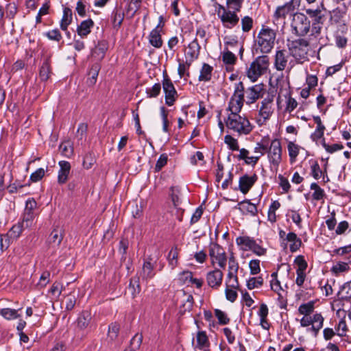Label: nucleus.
<instances>
[{"instance_id":"f257e3e1","label":"nucleus","mask_w":351,"mask_h":351,"mask_svg":"<svg viewBox=\"0 0 351 351\" xmlns=\"http://www.w3.org/2000/svg\"><path fill=\"white\" fill-rule=\"evenodd\" d=\"M226 124L228 129L238 133L239 135H247L253 129L248 119L239 114L228 115Z\"/></svg>"},{"instance_id":"f03ea898","label":"nucleus","mask_w":351,"mask_h":351,"mask_svg":"<svg viewBox=\"0 0 351 351\" xmlns=\"http://www.w3.org/2000/svg\"><path fill=\"white\" fill-rule=\"evenodd\" d=\"M218 10H216L217 14L223 26L227 29H232L235 27L239 21V17L237 12L240 10H236L234 6L225 7L216 3Z\"/></svg>"},{"instance_id":"7ed1b4c3","label":"nucleus","mask_w":351,"mask_h":351,"mask_svg":"<svg viewBox=\"0 0 351 351\" xmlns=\"http://www.w3.org/2000/svg\"><path fill=\"white\" fill-rule=\"evenodd\" d=\"M291 28L292 34L296 36H304L311 29V21L306 14L296 12L293 15Z\"/></svg>"},{"instance_id":"20e7f679","label":"nucleus","mask_w":351,"mask_h":351,"mask_svg":"<svg viewBox=\"0 0 351 351\" xmlns=\"http://www.w3.org/2000/svg\"><path fill=\"white\" fill-rule=\"evenodd\" d=\"M244 101V85L239 82L235 84L234 93L228 103L227 110L231 112L230 115L239 114Z\"/></svg>"},{"instance_id":"39448f33","label":"nucleus","mask_w":351,"mask_h":351,"mask_svg":"<svg viewBox=\"0 0 351 351\" xmlns=\"http://www.w3.org/2000/svg\"><path fill=\"white\" fill-rule=\"evenodd\" d=\"M269 66V58L267 55H263L257 57L254 60L250 68L247 69V77L255 82L261 75L264 74Z\"/></svg>"},{"instance_id":"423d86ee","label":"nucleus","mask_w":351,"mask_h":351,"mask_svg":"<svg viewBox=\"0 0 351 351\" xmlns=\"http://www.w3.org/2000/svg\"><path fill=\"white\" fill-rule=\"evenodd\" d=\"M276 34L269 27H263L257 37L260 51L262 53H269L274 46Z\"/></svg>"},{"instance_id":"0eeeda50","label":"nucleus","mask_w":351,"mask_h":351,"mask_svg":"<svg viewBox=\"0 0 351 351\" xmlns=\"http://www.w3.org/2000/svg\"><path fill=\"white\" fill-rule=\"evenodd\" d=\"M306 14L311 19V34L317 36L321 34L322 26L326 20L324 13L319 8L305 10Z\"/></svg>"},{"instance_id":"6e6552de","label":"nucleus","mask_w":351,"mask_h":351,"mask_svg":"<svg viewBox=\"0 0 351 351\" xmlns=\"http://www.w3.org/2000/svg\"><path fill=\"white\" fill-rule=\"evenodd\" d=\"M276 89L277 90H278L279 96L282 95L285 97H288V99L286 102V110L289 112H291L298 106V102L294 98L291 97L289 82L284 80L282 74L276 79Z\"/></svg>"},{"instance_id":"1a4fd4ad","label":"nucleus","mask_w":351,"mask_h":351,"mask_svg":"<svg viewBox=\"0 0 351 351\" xmlns=\"http://www.w3.org/2000/svg\"><path fill=\"white\" fill-rule=\"evenodd\" d=\"M294 0H290L282 5L278 6L273 15V22L276 25H280L283 27L287 16H293L295 7Z\"/></svg>"},{"instance_id":"9d476101","label":"nucleus","mask_w":351,"mask_h":351,"mask_svg":"<svg viewBox=\"0 0 351 351\" xmlns=\"http://www.w3.org/2000/svg\"><path fill=\"white\" fill-rule=\"evenodd\" d=\"M308 45L309 43L306 40L299 38L291 43L289 49L291 55L295 60H306L307 59Z\"/></svg>"},{"instance_id":"9b49d317","label":"nucleus","mask_w":351,"mask_h":351,"mask_svg":"<svg viewBox=\"0 0 351 351\" xmlns=\"http://www.w3.org/2000/svg\"><path fill=\"white\" fill-rule=\"evenodd\" d=\"M282 149L280 140L278 138L272 140L266 153H267L269 162L276 169L282 161Z\"/></svg>"},{"instance_id":"f8f14e48","label":"nucleus","mask_w":351,"mask_h":351,"mask_svg":"<svg viewBox=\"0 0 351 351\" xmlns=\"http://www.w3.org/2000/svg\"><path fill=\"white\" fill-rule=\"evenodd\" d=\"M277 90L275 87L270 88L267 93V96L264 98L261 102V106L259 110L258 114L263 119V121L269 119L273 113L272 108L273 101Z\"/></svg>"},{"instance_id":"ddd939ff","label":"nucleus","mask_w":351,"mask_h":351,"mask_svg":"<svg viewBox=\"0 0 351 351\" xmlns=\"http://www.w3.org/2000/svg\"><path fill=\"white\" fill-rule=\"evenodd\" d=\"M162 88L165 94V103L169 106H173L176 97L177 91L166 71L163 73Z\"/></svg>"},{"instance_id":"4468645a","label":"nucleus","mask_w":351,"mask_h":351,"mask_svg":"<svg viewBox=\"0 0 351 351\" xmlns=\"http://www.w3.org/2000/svg\"><path fill=\"white\" fill-rule=\"evenodd\" d=\"M265 93L263 84H258L247 88H244V98H246L245 102L247 104L254 103L259 98H262Z\"/></svg>"},{"instance_id":"2eb2a0df","label":"nucleus","mask_w":351,"mask_h":351,"mask_svg":"<svg viewBox=\"0 0 351 351\" xmlns=\"http://www.w3.org/2000/svg\"><path fill=\"white\" fill-rule=\"evenodd\" d=\"M209 255L215 258L221 268H225L227 258L223 249L217 243H213L210 245Z\"/></svg>"},{"instance_id":"dca6fc26","label":"nucleus","mask_w":351,"mask_h":351,"mask_svg":"<svg viewBox=\"0 0 351 351\" xmlns=\"http://www.w3.org/2000/svg\"><path fill=\"white\" fill-rule=\"evenodd\" d=\"M258 180V176L254 173L252 176L245 174L240 177L239 180V189L244 195L247 194Z\"/></svg>"},{"instance_id":"f3484780","label":"nucleus","mask_w":351,"mask_h":351,"mask_svg":"<svg viewBox=\"0 0 351 351\" xmlns=\"http://www.w3.org/2000/svg\"><path fill=\"white\" fill-rule=\"evenodd\" d=\"M223 276V272L219 269H215L207 274V283L211 288L217 289L221 285Z\"/></svg>"},{"instance_id":"a211bd4d","label":"nucleus","mask_w":351,"mask_h":351,"mask_svg":"<svg viewBox=\"0 0 351 351\" xmlns=\"http://www.w3.org/2000/svg\"><path fill=\"white\" fill-rule=\"evenodd\" d=\"M60 169L58 174V183L62 185L66 182L71 171V164L66 160H61L58 162Z\"/></svg>"},{"instance_id":"6ab92c4d","label":"nucleus","mask_w":351,"mask_h":351,"mask_svg":"<svg viewBox=\"0 0 351 351\" xmlns=\"http://www.w3.org/2000/svg\"><path fill=\"white\" fill-rule=\"evenodd\" d=\"M288 55L285 50H278L276 52L274 67L277 71H282L287 66Z\"/></svg>"},{"instance_id":"aec40b11","label":"nucleus","mask_w":351,"mask_h":351,"mask_svg":"<svg viewBox=\"0 0 351 351\" xmlns=\"http://www.w3.org/2000/svg\"><path fill=\"white\" fill-rule=\"evenodd\" d=\"M197 344L195 347V349L199 350H206L210 349V341L206 332L203 330H199L197 332Z\"/></svg>"},{"instance_id":"412c9836","label":"nucleus","mask_w":351,"mask_h":351,"mask_svg":"<svg viewBox=\"0 0 351 351\" xmlns=\"http://www.w3.org/2000/svg\"><path fill=\"white\" fill-rule=\"evenodd\" d=\"M24 226L23 223L19 222L14 225L8 232V235L5 237V248L9 245V240L10 239H17L23 232Z\"/></svg>"},{"instance_id":"4be33fe9","label":"nucleus","mask_w":351,"mask_h":351,"mask_svg":"<svg viewBox=\"0 0 351 351\" xmlns=\"http://www.w3.org/2000/svg\"><path fill=\"white\" fill-rule=\"evenodd\" d=\"M51 73V57L48 56L40 66L39 76L42 81H47L50 77Z\"/></svg>"},{"instance_id":"5701e85b","label":"nucleus","mask_w":351,"mask_h":351,"mask_svg":"<svg viewBox=\"0 0 351 351\" xmlns=\"http://www.w3.org/2000/svg\"><path fill=\"white\" fill-rule=\"evenodd\" d=\"M93 26L94 22L91 19L84 20L78 25L77 32L81 37H86L90 33Z\"/></svg>"},{"instance_id":"b1692460","label":"nucleus","mask_w":351,"mask_h":351,"mask_svg":"<svg viewBox=\"0 0 351 351\" xmlns=\"http://www.w3.org/2000/svg\"><path fill=\"white\" fill-rule=\"evenodd\" d=\"M92 317L90 312L84 311L79 315L77 319V329L78 330H83L86 329L91 321Z\"/></svg>"},{"instance_id":"393cba45","label":"nucleus","mask_w":351,"mask_h":351,"mask_svg":"<svg viewBox=\"0 0 351 351\" xmlns=\"http://www.w3.org/2000/svg\"><path fill=\"white\" fill-rule=\"evenodd\" d=\"M313 120L317 124V128L315 132L311 134V138L315 141L324 136V133L326 130L324 125L322 123L321 118L319 116H313Z\"/></svg>"},{"instance_id":"a878e982","label":"nucleus","mask_w":351,"mask_h":351,"mask_svg":"<svg viewBox=\"0 0 351 351\" xmlns=\"http://www.w3.org/2000/svg\"><path fill=\"white\" fill-rule=\"evenodd\" d=\"M238 206L239 207L236 206L235 208L239 209L243 213L245 211L247 213H250L253 216H255L258 213L256 205L251 203L249 199H245L240 202L238 204Z\"/></svg>"},{"instance_id":"bb28decb","label":"nucleus","mask_w":351,"mask_h":351,"mask_svg":"<svg viewBox=\"0 0 351 351\" xmlns=\"http://www.w3.org/2000/svg\"><path fill=\"white\" fill-rule=\"evenodd\" d=\"M286 240L288 242L291 243L289 246V249L291 252H295L298 251L302 244L301 239L297 236V234L295 232H289L286 235Z\"/></svg>"},{"instance_id":"cd10ccee","label":"nucleus","mask_w":351,"mask_h":351,"mask_svg":"<svg viewBox=\"0 0 351 351\" xmlns=\"http://www.w3.org/2000/svg\"><path fill=\"white\" fill-rule=\"evenodd\" d=\"M160 29L154 28L149 35V43L156 48H160L162 46L163 41L160 35Z\"/></svg>"},{"instance_id":"c85d7f7f","label":"nucleus","mask_w":351,"mask_h":351,"mask_svg":"<svg viewBox=\"0 0 351 351\" xmlns=\"http://www.w3.org/2000/svg\"><path fill=\"white\" fill-rule=\"evenodd\" d=\"M154 263L143 262L141 276L144 280L152 279L156 275Z\"/></svg>"},{"instance_id":"c756f323","label":"nucleus","mask_w":351,"mask_h":351,"mask_svg":"<svg viewBox=\"0 0 351 351\" xmlns=\"http://www.w3.org/2000/svg\"><path fill=\"white\" fill-rule=\"evenodd\" d=\"M63 239V234L61 230L53 229L49 234L47 241L53 247H58Z\"/></svg>"},{"instance_id":"7c9ffc66","label":"nucleus","mask_w":351,"mask_h":351,"mask_svg":"<svg viewBox=\"0 0 351 351\" xmlns=\"http://www.w3.org/2000/svg\"><path fill=\"white\" fill-rule=\"evenodd\" d=\"M255 240L247 236L239 237L236 239V243L241 249L244 251L250 250Z\"/></svg>"},{"instance_id":"2f4dec72","label":"nucleus","mask_w":351,"mask_h":351,"mask_svg":"<svg viewBox=\"0 0 351 351\" xmlns=\"http://www.w3.org/2000/svg\"><path fill=\"white\" fill-rule=\"evenodd\" d=\"M188 47L189 51L187 52V56L191 58V60H197L199 57L201 49L197 39L195 38L191 42Z\"/></svg>"},{"instance_id":"473e14b6","label":"nucleus","mask_w":351,"mask_h":351,"mask_svg":"<svg viewBox=\"0 0 351 351\" xmlns=\"http://www.w3.org/2000/svg\"><path fill=\"white\" fill-rule=\"evenodd\" d=\"M100 69V65L97 63L91 66L88 72V77L86 81V83L88 86H93L95 84Z\"/></svg>"},{"instance_id":"72a5a7b5","label":"nucleus","mask_w":351,"mask_h":351,"mask_svg":"<svg viewBox=\"0 0 351 351\" xmlns=\"http://www.w3.org/2000/svg\"><path fill=\"white\" fill-rule=\"evenodd\" d=\"M337 295L341 300H351V280L343 284L339 291Z\"/></svg>"},{"instance_id":"f704fd0d","label":"nucleus","mask_w":351,"mask_h":351,"mask_svg":"<svg viewBox=\"0 0 351 351\" xmlns=\"http://www.w3.org/2000/svg\"><path fill=\"white\" fill-rule=\"evenodd\" d=\"M72 10L69 8H64L63 16L60 21V28L63 31H66L68 26L72 22Z\"/></svg>"},{"instance_id":"c9c22d12","label":"nucleus","mask_w":351,"mask_h":351,"mask_svg":"<svg viewBox=\"0 0 351 351\" xmlns=\"http://www.w3.org/2000/svg\"><path fill=\"white\" fill-rule=\"evenodd\" d=\"M237 272L234 270H229L227 274L226 286L234 289H239V284L237 278Z\"/></svg>"},{"instance_id":"e433bc0d","label":"nucleus","mask_w":351,"mask_h":351,"mask_svg":"<svg viewBox=\"0 0 351 351\" xmlns=\"http://www.w3.org/2000/svg\"><path fill=\"white\" fill-rule=\"evenodd\" d=\"M108 48V45L106 40H99L93 49V53L97 55L99 58H103Z\"/></svg>"},{"instance_id":"4c0bfd02","label":"nucleus","mask_w":351,"mask_h":351,"mask_svg":"<svg viewBox=\"0 0 351 351\" xmlns=\"http://www.w3.org/2000/svg\"><path fill=\"white\" fill-rule=\"evenodd\" d=\"M213 67L207 63H204L199 76V81L208 82L211 79Z\"/></svg>"},{"instance_id":"58836bf2","label":"nucleus","mask_w":351,"mask_h":351,"mask_svg":"<svg viewBox=\"0 0 351 351\" xmlns=\"http://www.w3.org/2000/svg\"><path fill=\"white\" fill-rule=\"evenodd\" d=\"M300 146L295 144L292 141H289L287 145V149L289 152V156L290 158V162L292 164L295 162L296 158L298 157L300 152Z\"/></svg>"},{"instance_id":"ea45409f","label":"nucleus","mask_w":351,"mask_h":351,"mask_svg":"<svg viewBox=\"0 0 351 351\" xmlns=\"http://www.w3.org/2000/svg\"><path fill=\"white\" fill-rule=\"evenodd\" d=\"M143 341V335L136 333L130 340V346L126 348L123 351H136L138 350Z\"/></svg>"},{"instance_id":"a19ab883","label":"nucleus","mask_w":351,"mask_h":351,"mask_svg":"<svg viewBox=\"0 0 351 351\" xmlns=\"http://www.w3.org/2000/svg\"><path fill=\"white\" fill-rule=\"evenodd\" d=\"M310 189L313 190L312 197L314 200L319 201L325 197L326 194L324 191L317 183L313 182L311 184Z\"/></svg>"},{"instance_id":"79ce46f5","label":"nucleus","mask_w":351,"mask_h":351,"mask_svg":"<svg viewBox=\"0 0 351 351\" xmlns=\"http://www.w3.org/2000/svg\"><path fill=\"white\" fill-rule=\"evenodd\" d=\"M241 28L243 32H249L253 27V19L249 16H245L241 20Z\"/></svg>"},{"instance_id":"37998d69","label":"nucleus","mask_w":351,"mask_h":351,"mask_svg":"<svg viewBox=\"0 0 351 351\" xmlns=\"http://www.w3.org/2000/svg\"><path fill=\"white\" fill-rule=\"evenodd\" d=\"M0 314L7 319H16L20 316L16 310L9 308H2L0 311Z\"/></svg>"},{"instance_id":"c03bdc74","label":"nucleus","mask_w":351,"mask_h":351,"mask_svg":"<svg viewBox=\"0 0 351 351\" xmlns=\"http://www.w3.org/2000/svg\"><path fill=\"white\" fill-rule=\"evenodd\" d=\"M269 145V138H263L261 142L257 143L256 147L254 148L255 153H260L261 156L264 155Z\"/></svg>"},{"instance_id":"a18cd8bd","label":"nucleus","mask_w":351,"mask_h":351,"mask_svg":"<svg viewBox=\"0 0 351 351\" xmlns=\"http://www.w3.org/2000/svg\"><path fill=\"white\" fill-rule=\"evenodd\" d=\"M178 253L177 252V247L175 246L172 247L171 251L169 252L168 254V261L169 264L171 267L172 269H173L178 264Z\"/></svg>"},{"instance_id":"49530a36","label":"nucleus","mask_w":351,"mask_h":351,"mask_svg":"<svg viewBox=\"0 0 351 351\" xmlns=\"http://www.w3.org/2000/svg\"><path fill=\"white\" fill-rule=\"evenodd\" d=\"M215 315L217 318L218 322L220 325H226L230 321L227 314L220 309L217 308L215 310Z\"/></svg>"},{"instance_id":"de8ad7c7","label":"nucleus","mask_w":351,"mask_h":351,"mask_svg":"<svg viewBox=\"0 0 351 351\" xmlns=\"http://www.w3.org/2000/svg\"><path fill=\"white\" fill-rule=\"evenodd\" d=\"M224 142L228 146L230 149L232 151H237L239 149L238 141L231 135H226L224 137Z\"/></svg>"},{"instance_id":"09e8293b","label":"nucleus","mask_w":351,"mask_h":351,"mask_svg":"<svg viewBox=\"0 0 351 351\" xmlns=\"http://www.w3.org/2000/svg\"><path fill=\"white\" fill-rule=\"evenodd\" d=\"M263 284V278L261 276L258 278L252 277L247 282V287L249 289L260 287Z\"/></svg>"},{"instance_id":"8fccbe9b","label":"nucleus","mask_w":351,"mask_h":351,"mask_svg":"<svg viewBox=\"0 0 351 351\" xmlns=\"http://www.w3.org/2000/svg\"><path fill=\"white\" fill-rule=\"evenodd\" d=\"M294 263L298 265V269L296 271L298 272H305L308 264L307 262L305 261L304 257L302 255L298 256L295 260Z\"/></svg>"},{"instance_id":"3c124183","label":"nucleus","mask_w":351,"mask_h":351,"mask_svg":"<svg viewBox=\"0 0 351 351\" xmlns=\"http://www.w3.org/2000/svg\"><path fill=\"white\" fill-rule=\"evenodd\" d=\"M222 60L224 64L232 65L235 64L237 57L233 53L227 49L226 51L223 53Z\"/></svg>"},{"instance_id":"603ef678","label":"nucleus","mask_w":351,"mask_h":351,"mask_svg":"<svg viewBox=\"0 0 351 351\" xmlns=\"http://www.w3.org/2000/svg\"><path fill=\"white\" fill-rule=\"evenodd\" d=\"M34 217L35 215L34 212L25 210L21 223H23V225L26 228L30 227L33 223Z\"/></svg>"},{"instance_id":"864d4df0","label":"nucleus","mask_w":351,"mask_h":351,"mask_svg":"<svg viewBox=\"0 0 351 351\" xmlns=\"http://www.w3.org/2000/svg\"><path fill=\"white\" fill-rule=\"evenodd\" d=\"M314 309V304L313 302H308L302 304L299 306L298 311L300 314L304 315L305 316L309 315Z\"/></svg>"},{"instance_id":"5fc2aeb1","label":"nucleus","mask_w":351,"mask_h":351,"mask_svg":"<svg viewBox=\"0 0 351 351\" xmlns=\"http://www.w3.org/2000/svg\"><path fill=\"white\" fill-rule=\"evenodd\" d=\"M160 84L156 83L152 88H147L146 89V94L149 98L156 97L160 94Z\"/></svg>"},{"instance_id":"6e6d98bb","label":"nucleus","mask_w":351,"mask_h":351,"mask_svg":"<svg viewBox=\"0 0 351 351\" xmlns=\"http://www.w3.org/2000/svg\"><path fill=\"white\" fill-rule=\"evenodd\" d=\"M311 175L315 179L319 180L322 173H324L317 161H314L311 166Z\"/></svg>"},{"instance_id":"4d7b16f0","label":"nucleus","mask_w":351,"mask_h":351,"mask_svg":"<svg viewBox=\"0 0 351 351\" xmlns=\"http://www.w3.org/2000/svg\"><path fill=\"white\" fill-rule=\"evenodd\" d=\"M322 146L324 147L326 151L328 153L332 154L335 152L336 151L341 150L343 148V145L335 143L332 145H329L325 142L324 138L322 141Z\"/></svg>"},{"instance_id":"13d9d810","label":"nucleus","mask_w":351,"mask_h":351,"mask_svg":"<svg viewBox=\"0 0 351 351\" xmlns=\"http://www.w3.org/2000/svg\"><path fill=\"white\" fill-rule=\"evenodd\" d=\"M168 160V156L166 154H162L160 156L158 159L156 164L154 167V170L156 172H159L163 167H165Z\"/></svg>"},{"instance_id":"bf43d9fd","label":"nucleus","mask_w":351,"mask_h":351,"mask_svg":"<svg viewBox=\"0 0 351 351\" xmlns=\"http://www.w3.org/2000/svg\"><path fill=\"white\" fill-rule=\"evenodd\" d=\"M45 35L51 40L60 41L62 39V35L58 29H55L48 32H46Z\"/></svg>"},{"instance_id":"052dcab7","label":"nucleus","mask_w":351,"mask_h":351,"mask_svg":"<svg viewBox=\"0 0 351 351\" xmlns=\"http://www.w3.org/2000/svg\"><path fill=\"white\" fill-rule=\"evenodd\" d=\"M249 267L252 275L258 274L261 271L260 261L258 259L252 260L249 263Z\"/></svg>"},{"instance_id":"680f3d73","label":"nucleus","mask_w":351,"mask_h":351,"mask_svg":"<svg viewBox=\"0 0 351 351\" xmlns=\"http://www.w3.org/2000/svg\"><path fill=\"white\" fill-rule=\"evenodd\" d=\"M119 332V326L117 323H112L108 328V336L111 339H114L117 337Z\"/></svg>"},{"instance_id":"e2e57ef3","label":"nucleus","mask_w":351,"mask_h":351,"mask_svg":"<svg viewBox=\"0 0 351 351\" xmlns=\"http://www.w3.org/2000/svg\"><path fill=\"white\" fill-rule=\"evenodd\" d=\"M45 173V169L43 168H39L31 174L30 180L34 182H36L44 177Z\"/></svg>"},{"instance_id":"0e129e2a","label":"nucleus","mask_w":351,"mask_h":351,"mask_svg":"<svg viewBox=\"0 0 351 351\" xmlns=\"http://www.w3.org/2000/svg\"><path fill=\"white\" fill-rule=\"evenodd\" d=\"M17 12V7L15 3H8L6 6V17L13 19Z\"/></svg>"},{"instance_id":"69168bd1","label":"nucleus","mask_w":351,"mask_h":351,"mask_svg":"<svg viewBox=\"0 0 351 351\" xmlns=\"http://www.w3.org/2000/svg\"><path fill=\"white\" fill-rule=\"evenodd\" d=\"M349 269V266L348 263L344 262H339L335 265L332 267V271L335 273H339L348 271Z\"/></svg>"},{"instance_id":"338daca9","label":"nucleus","mask_w":351,"mask_h":351,"mask_svg":"<svg viewBox=\"0 0 351 351\" xmlns=\"http://www.w3.org/2000/svg\"><path fill=\"white\" fill-rule=\"evenodd\" d=\"M278 179L280 180V186L282 189L285 193H287L291 188L289 180L280 174L278 176Z\"/></svg>"},{"instance_id":"774afa93","label":"nucleus","mask_w":351,"mask_h":351,"mask_svg":"<svg viewBox=\"0 0 351 351\" xmlns=\"http://www.w3.org/2000/svg\"><path fill=\"white\" fill-rule=\"evenodd\" d=\"M230 287L226 286V289L225 290L226 298L231 302H234L237 298V293L235 290L230 289Z\"/></svg>"}]
</instances>
